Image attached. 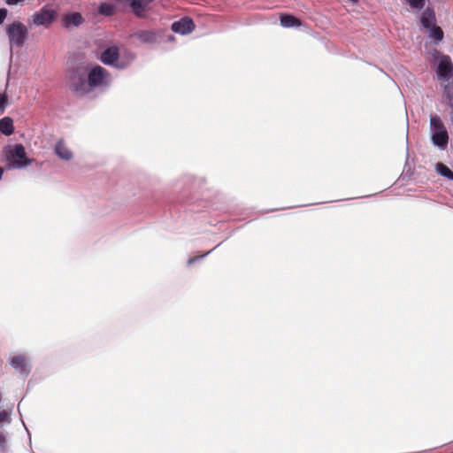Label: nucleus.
Segmentation results:
<instances>
[{"instance_id": "nucleus-13", "label": "nucleus", "mask_w": 453, "mask_h": 453, "mask_svg": "<svg viewBox=\"0 0 453 453\" xmlns=\"http://www.w3.org/2000/svg\"><path fill=\"white\" fill-rule=\"evenodd\" d=\"M134 36L144 43H154L157 40V35L152 30L137 31Z\"/></svg>"}, {"instance_id": "nucleus-17", "label": "nucleus", "mask_w": 453, "mask_h": 453, "mask_svg": "<svg viewBox=\"0 0 453 453\" xmlns=\"http://www.w3.org/2000/svg\"><path fill=\"white\" fill-rule=\"evenodd\" d=\"M65 20L67 24L77 27L83 22V18L79 12H73L66 15Z\"/></svg>"}, {"instance_id": "nucleus-7", "label": "nucleus", "mask_w": 453, "mask_h": 453, "mask_svg": "<svg viewBox=\"0 0 453 453\" xmlns=\"http://www.w3.org/2000/svg\"><path fill=\"white\" fill-rule=\"evenodd\" d=\"M57 17V11L49 4H46L35 12L32 15L31 19L35 26L49 27L56 20Z\"/></svg>"}, {"instance_id": "nucleus-10", "label": "nucleus", "mask_w": 453, "mask_h": 453, "mask_svg": "<svg viewBox=\"0 0 453 453\" xmlns=\"http://www.w3.org/2000/svg\"><path fill=\"white\" fill-rule=\"evenodd\" d=\"M154 0H130V6L133 12L138 16L142 17L144 12L149 8V5Z\"/></svg>"}, {"instance_id": "nucleus-12", "label": "nucleus", "mask_w": 453, "mask_h": 453, "mask_svg": "<svg viewBox=\"0 0 453 453\" xmlns=\"http://www.w3.org/2000/svg\"><path fill=\"white\" fill-rule=\"evenodd\" d=\"M11 365L22 374H27L29 372L27 359L24 356L21 355L14 356L11 359Z\"/></svg>"}, {"instance_id": "nucleus-2", "label": "nucleus", "mask_w": 453, "mask_h": 453, "mask_svg": "<svg viewBox=\"0 0 453 453\" xmlns=\"http://www.w3.org/2000/svg\"><path fill=\"white\" fill-rule=\"evenodd\" d=\"M436 80L447 99V104L453 106V63L449 56L439 55L435 69Z\"/></svg>"}, {"instance_id": "nucleus-5", "label": "nucleus", "mask_w": 453, "mask_h": 453, "mask_svg": "<svg viewBox=\"0 0 453 453\" xmlns=\"http://www.w3.org/2000/svg\"><path fill=\"white\" fill-rule=\"evenodd\" d=\"M430 127L433 144L441 150L446 149L449 142V134L440 117L437 115L430 117Z\"/></svg>"}, {"instance_id": "nucleus-8", "label": "nucleus", "mask_w": 453, "mask_h": 453, "mask_svg": "<svg viewBox=\"0 0 453 453\" xmlns=\"http://www.w3.org/2000/svg\"><path fill=\"white\" fill-rule=\"evenodd\" d=\"M194 28V22L188 18H182L180 20L173 22L172 25L173 31L180 35H188L191 33Z\"/></svg>"}, {"instance_id": "nucleus-16", "label": "nucleus", "mask_w": 453, "mask_h": 453, "mask_svg": "<svg viewBox=\"0 0 453 453\" xmlns=\"http://www.w3.org/2000/svg\"><path fill=\"white\" fill-rule=\"evenodd\" d=\"M426 32L428 34L429 38L433 40L434 43H438L443 39V31L438 26H434L433 27L427 29Z\"/></svg>"}, {"instance_id": "nucleus-15", "label": "nucleus", "mask_w": 453, "mask_h": 453, "mask_svg": "<svg viewBox=\"0 0 453 453\" xmlns=\"http://www.w3.org/2000/svg\"><path fill=\"white\" fill-rule=\"evenodd\" d=\"M280 25L284 27H299L301 21L293 15L284 14L280 17Z\"/></svg>"}, {"instance_id": "nucleus-18", "label": "nucleus", "mask_w": 453, "mask_h": 453, "mask_svg": "<svg viewBox=\"0 0 453 453\" xmlns=\"http://www.w3.org/2000/svg\"><path fill=\"white\" fill-rule=\"evenodd\" d=\"M436 171L440 175L453 180V172L442 163H438L436 165Z\"/></svg>"}, {"instance_id": "nucleus-26", "label": "nucleus", "mask_w": 453, "mask_h": 453, "mask_svg": "<svg viewBox=\"0 0 453 453\" xmlns=\"http://www.w3.org/2000/svg\"><path fill=\"white\" fill-rule=\"evenodd\" d=\"M25 0H6V4L9 5H16L23 3Z\"/></svg>"}, {"instance_id": "nucleus-9", "label": "nucleus", "mask_w": 453, "mask_h": 453, "mask_svg": "<svg viewBox=\"0 0 453 453\" xmlns=\"http://www.w3.org/2000/svg\"><path fill=\"white\" fill-rule=\"evenodd\" d=\"M420 22L422 24V27L426 29V31L434 26H436V18L434 12L427 8L426 9L420 18Z\"/></svg>"}, {"instance_id": "nucleus-25", "label": "nucleus", "mask_w": 453, "mask_h": 453, "mask_svg": "<svg viewBox=\"0 0 453 453\" xmlns=\"http://www.w3.org/2000/svg\"><path fill=\"white\" fill-rule=\"evenodd\" d=\"M7 10L3 8V9H0V24H2L4 22V20L5 19L6 16H7Z\"/></svg>"}, {"instance_id": "nucleus-1", "label": "nucleus", "mask_w": 453, "mask_h": 453, "mask_svg": "<svg viewBox=\"0 0 453 453\" xmlns=\"http://www.w3.org/2000/svg\"><path fill=\"white\" fill-rule=\"evenodd\" d=\"M111 81V73L101 65L93 66L87 75L82 69H77L70 76L71 87L81 95L88 93L92 88H109Z\"/></svg>"}, {"instance_id": "nucleus-23", "label": "nucleus", "mask_w": 453, "mask_h": 453, "mask_svg": "<svg viewBox=\"0 0 453 453\" xmlns=\"http://www.w3.org/2000/svg\"><path fill=\"white\" fill-rule=\"evenodd\" d=\"M7 106V96L5 93L0 94V114H3Z\"/></svg>"}, {"instance_id": "nucleus-6", "label": "nucleus", "mask_w": 453, "mask_h": 453, "mask_svg": "<svg viewBox=\"0 0 453 453\" xmlns=\"http://www.w3.org/2000/svg\"><path fill=\"white\" fill-rule=\"evenodd\" d=\"M6 35L9 39L11 55L12 48H21L25 42L27 35V27L19 21H15L6 27Z\"/></svg>"}, {"instance_id": "nucleus-22", "label": "nucleus", "mask_w": 453, "mask_h": 453, "mask_svg": "<svg viewBox=\"0 0 453 453\" xmlns=\"http://www.w3.org/2000/svg\"><path fill=\"white\" fill-rule=\"evenodd\" d=\"M405 1L410 4V6L412 9H416L418 11L424 7L425 2H426V0H405Z\"/></svg>"}, {"instance_id": "nucleus-4", "label": "nucleus", "mask_w": 453, "mask_h": 453, "mask_svg": "<svg viewBox=\"0 0 453 453\" xmlns=\"http://www.w3.org/2000/svg\"><path fill=\"white\" fill-rule=\"evenodd\" d=\"M135 56L131 52H126L120 56L117 46L106 48L100 56V60L104 65L123 70L128 67L134 60Z\"/></svg>"}, {"instance_id": "nucleus-24", "label": "nucleus", "mask_w": 453, "mask_h": 453, "mask_svg": "<svg viewBox=\"0 0 453 453\" xmlns=\"http://www.w3.org/2000/svg\"><path fill=\"white\" fill-rule=\"evenodd\" d=\"M211 250H209L208 252L204 253L203 255L202 256H196V257H191L188 260V264L190 265H192L194 262L206 257L209 253H211Z\"/></svg>"}, {"instance_id": "nucleus-14", "label": "nucleus", "mask_w": 453, "mask_h": 453, "mask_svg": "<svg viewBox=\"0 0 453 453\" xmlns=\"http://www.w3.org/2000/svg\"><path fill=\"white\" fill-rule=\"evenodd\" d=\"M13 131L14 127L12 119L10 117H4L0 119V132L3 134L9 136L13 133Z\"/></svg>"}, {"instance_id": "nucleus-3", "label": "nucleus", "mask_w": 453, "mask_h": 453, "mask_svg": "<svg viewBox=\"0 0 453 453\" xmlns=\"http://www.w3.org/2000/svg\"><path fill=\"white\" fill-rule=\"evenodd\" d=\"M3 157L6 161V169H23L33 162V159L27 157L25 147L20 143L4 146Z\"/></svg>"}, {"instance_id": "nucleus-21", "label": "nucleus", "mask_w": 453, "mask_h": 453, "mask_svg": "<svg viewBox=\"0 0 453 453\" xmlns=\"http://www.w3.org/2000/svg\"><path fill=\"white\" fill-rule=\"evenodd\" d=\"M11 411H0V424H10L12 422Z\"/></svg>"}, {"instance_id": "nucleus-11", "label": "nucleus", "mask_w": 453, "mask_h": 453, "mask_svg": "<svg viewBox=\"0 0 453 453\" xmlns=\"http://www.w3.org/2000/svg\"><path fill=\"white\" fill-rule=\"evenodd\" d=\"M54 150L56 155L63 160L68 161L73 157V152L63 140H60L56 143Z\"/></svg>"}, {"instance_id": "nucleus-20", "label": "nucleus", "mask_w": 453, "mask_h": 453, "mask_svg": "<svg viewBox=\"0 0 453 453\" xmlns=\"http://www.w3.org/2000/svg\"><path fill=\"white\" fill-rule=\"evenodd\" d=\"M8 452L7 435L3 431H0V453Z\"/></svg>"}, {"instance_id": "nucleus-19", "label": "nucleus", "mask_w": 453, "mask_h": 453, "mask_svg": "<svg viewBox=\"0 0 453 453\" xmlns=\"http://www.w3.org/2000/svg\"><path fill=\"white\" fill-rule=\"evenodd\" d=\"M99 12L104 15L110 16L113 14L114 7L110 4L102 3L99 6Z\"/></svg>"}]
</instances>
